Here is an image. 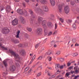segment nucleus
<instances>
[{
  "mask_svg": "<svg viewBox=\"0 0 79 79\" xmlns=\"http://www.w3.org/2000/svg\"><path fill=\"white\" fill-rule=\"evenodd\" d=\"M43 19L41 17H40L38 19V21L40 23H41V25L43 26H45L47 25L48 27H52V24L51 23L48 22H47L46 20H43L42 21Z\"/></svg>",
  "mask_w": 79,
  "mask_h": 79,
  "instance_id": "obj_1",
  "label": "nucleus"
},
{
  "mask_svg": "<svg viewBox=\"0 0 79 79\" xmlns=\"http://www.w3.org/2000/svg\"><path fill=\"white\" fill-rule=\"evenodd\" d=\"M10 53L12 55L14 56L15 59H17V60H17V61H19V60H20L21 59V58H19V57L17 54H16V53L15 52H13V51H11Z\"/></svg>",
  "mask_w": 79,
  "mask_h": 79,
  "instance_id": "obj_2",
  "label": "nucleus"
},
{
  "mask_svg": "<svg viewBox=\"0 0 79 79\" xmlns=\"http://www.w3.org/2000/svg\"><path fill=\"white\" fill-rule=\"evenodd\" d=\"M64 11L65 13L68 14L69 12V8L68 6H66L64 7Z\"/></svg>",
  "mask_w": 79,
  "mask_h": 79,
  "instance_id": "obj_3",
  "label": "nucleus"
},
{
  "mask_svg": "<svg viewBox=\"0 0 79 79\" xmlns=\"http://www.w3.org/2000/svg\"><path fill=\"white\" fill-rule=\"evenodd\" d=\"M18 19H15L12 22V24L13 26H16L18 24Z\"/></svg>",
  "mask_w": 79,
  "mask_h": 79,
  "instance_id": "obj_4",
  "label": "nucleus"
},
{
  "mask_svg": "<svg viewBox=\"0 0 79 79\" xmlns=\"http://www.w3.org/2000/svg\"><path fill=\"white\" fill-rule=\"evenodd\" d=\"M10 31L7 28H5L2 30V32L3 34H5L6 32H9Z\"/></svg>",
  "mask_w": 79,
  "mask_h": 79,
  "instance_id": "obj_5",
  "label": "nucleus"
},
{
  "mask_svg": "<svg viewBox=\"0 0 79 79\" xmlns=\"http://www.w3.org/2000/svg\"><path fill=\"white\" fill-rule=\"evenodd\" d=\"M17 12L19 14L21 15H24V13H23V10L19 9L17 10Z\"/></svg>",
  "mask_w": 79,
  "mask_h": 79,
  "instance_id": "obj_6",
  "label": "nucleus"
},
{
  "mask_svg": "<svg viewBox=\"0 0 79 79\" xmlns=\"http://www.w3.org/2000/svg\"><path fill=\"white\" fill-rule=\"evenodd\" d=\"M42 33V28H38L37 30V34H38L39 35H41Z\"/></svg>",
  "mask_w": 79,
  "mask_h": 79,
  "instance_id": "obj_7",
  "label": "nucleus"
},
{
  "mask_svg": "<svg viewBox=\"0 0 79 79\" xmlns=\"http://www.w3.org/2000/svg\"><path fill=\"white\" fill-rule=\"evenodd\" d=\"M15 66L14 65L11 66L9 68L10 70L11 71H15Z\"/></svg>",
  "mask_w": 79,
  "mask_h": 79,
  "instance_id": "obj_8",
  "label": "nucleus"
},
{
  "mask_svg": "<svg viewBox=\"0 0 79 79\" xmlns=\"http://www.w3.org/2000/svg\"><path fill=\"white\" fill-rule=\"evenodd\" d=\"M40 1L41 4H46L47 3V0H40Z\"/></svg>",
  "mask_w": 79,
  "mask_h": 79,
  "instance_id": "obj_9",
  "label": "nucleus"
},
{
  "mask_svg": "<svg viewBox=\"0 0 79 79\" xmlns=\"http://www.w3.org/2000/svg\"><path fill=\"white\" fill-rule=\"evenodd\" d=\"M50 2L52 6H55V0H50Z\"/></svg>",
  "mask_w": 79,
  "mask_h": 79,
  "instance_id": "obj_10",
  "label": "nucleus"
},
{
  "mask_svg": "<svg viewBox=\"0 0 79 79\" xmlns=\"http://www.w3.org/2000/svg\"><path fill=\"white\" fill-rule=\"evenodd\" d=\"M72 27L73 29H76V25L75 23H74L72 25Z\"/></svg>",
  "mask_w": 79,
  "mask_h": 79,
  "instance_id": "obj_11",
  "label": "nucleus"
},
{
  "mask_svg": "<svg viewBox=\"0 0 79 79\" xmlns=\"http://www.w3.org/2000/svg\"><path fill=\"white\" fill-rule=\"evenodd\" d=\"M44 11H48V7H47V6H44Z\"/></svg>",
  "mask_w": 79,
  "mask_h": 79,
  "instance_id": "obj_12",
  "label": "nucleus"
},
{
  "mask_svg": "<svg viewBox=\"0 0 79 79\" xmlns=\"http://www.w3.org/2000/svg\"><path fill=\"white\" fill-rule=\"evenodd\" d=\"M19 33H20V31H18L16 33L17 35H16V37L17 38H19Z\"/></svg>",
  "mask_w": 79,
  "mask_h": 79,
  "instance_id": "obj_13",
  "label": "nucleus"
},
{
  "mask_svg": "<svg viewBox=\"0 0 79 79\" xmlns=\"http://www.w3.org/2000/svg\"><path fill=\"white\" fill-rule=\"evenodd\" d=\"M55 69H57V68H60V64H56L55 65Z\"/></svg>",
  "mask_w": 79,
  "mask_h": 79,
  "instance_id": "obj_14",
  "label": "nucleus"
},
{
  "mask_svg": "<svg viewBox=\"0 0 79 79\" xmlns=\"http://www.w3.org/2000/svg\"><path fill=\"white\" fill-rule=\"evenodd\" d=\"M7 62V61L6 60H4L3 61V64H4V65L5 66V67H6V66H7V64L6 63Z\"/></svg>",
  "mask_w": 79,
  "mask_h": 79,
  "instance_id": "obj_15",
  "label": "nucleus"
},
{
  "mask_svg": "<svg viewBox=\"0 0 79 79\" xmlns=\"http://www.w3.org/2000/svg\"><path fill=\"white\" fill-rule=\"evenodd\" d=\"M21 21L22 23H25V22H26V21H25V20L24 19V18H23V17L21 18Z\"/></svg>",
  "mask_w": 79,
  "mask_h": 79,
  "instance_id": "obj_16",
  "label": "nucleus"
},
{
  "mask_svg": "<svg viewBox=\"0 0 79 79\" xmlns=\"http://www.w3.org/2000/svg\"><path fill=\"white\" fill-rule=\"evenodd\" d=\"M2 44H1L0 43V47H1V48H3V49H4V50H7V48H4V47H2Z\"/></svg>",
  "mask_w": 79,
  "mask_h": 79,
  "instance_id": "obj_17",
  "label": "nucleus"
},
{
  "mask_svg": "<svg viewBox=\"0 0 79 79\" xmlns=\"http://www.w3.org/2000/svg\"><path fill=\"white\" fill-rule=\"evenodd\" d=\"M78 54L77 53H74L73 54V56H77Z\"/></svg>",
  "mask_w": 79,
  "mask_h": 79,
  "instance_id": "obj_18",
  "label": "nucleus"
},
{
  "mask_svg": "<svg viewBox=\"0 0 79 79\" xmlns=\"http://www.w3.org/2000/svg\"><path fill=\"white\" fill-rule=\"evenodd\" d=\"M59 9L60 11H61V10H62V6H59Z\"/></svg>",
  "mask_w": 79,
  "mask_h": 79,
  "instance_id": "obj_19",
  "label": "nucleus"
},
{
  "mask_svg": "<svg viewBox=\"0 0 79 79\" xmlns=\"http://www.w3.org/2000/svg\"><path fill=\"white\" fill-rule=\"evenodd\" d=\"M48 59L49 60V61H51L52 59V58L51 56H49L48 57Z\"/></svg>",
  "mask_w": 79,
  "mask_h": 79,
  "instance_id": "obj_20",
  "label": "nucleus"
},
{
  "mask_svg": "<svg viewBox=\"0 0 79 79\" xmlns=\"http://www.w3.org/2000/svg\"><path fill=\"white\" fill-rule=\"evenodd\" d=\"M20 53H22L23 54H24L25 52V51L24 50L22 49L20 51Z\"/></svg>",
  "mask_w": 79,
  "mask_h": 79,
  "instance_id": "obj_21",
  "label": "nucleus"
},
{
  "mask_svg": "<svg viewBox=\"0 0 79 79\" xmlns=\"http://www.w3.org/2000/svg\"><path fill=\"white\" fill-rule=\"evenodd\" d=\"M59 60L60 61L63 62V61H64V58H60L59 59Z\"/></svg>",
  "mask_w": 79,
  "mask_h": 79,
  "instance_id": "obj_22",
  "label": "nucleus"
},
{
  "mask_svg": "<svg viewBox=\"0 0 79 79\" xmlns=\"http://www.w3.org/2000/svg\"><path fill=\"white\" fill-rule=\"evenodd\" d=\"M61 23H63L64 22V19H62L61 18H60L59 19Z\"/></svg>",
  "mask_w": 79,
  "mask_h": 79,
  "instance_id": "obj_23",
  "label": "nucleus"
},
{
  "mask_svg": "<svg viewBox=\"0 0 79 79\" xmlns=\"http://www.w3.org/2000/svg\"><path fill=\"white\" fill-rule=\"evenodd\" d=\"M67 23H68V24H69V23H72V20H68L67 21Z\"/></svg>",
  "mask_w": 79,
  "mask_h": 79,
  "instance_id": "obj_24",
  "label": "nucleus"
},
{
  "mask_svg": "<svg viewBox=\"0 0 79 79\" xmlns=\"http://www.w3.org/2000/svg\"><path fill=\"white\" fill-rule=\"evenodd\" d=\"M70 74V73L69 72L67 73H66L65 76H66V77H68V76H69Z\"/></svg>",
  "mask_w": 79,
  "mask_h": 79,
  "instance_id": "obj_25",
  "label": "nucleus"
},
{
  "mask_svg": "<svg viewBox=\"0 0 79 79\" xmlns=\"http://www.w3.org/2000/svg\"><path fill=\"white\" fill-rule=\"evenodd\" d=\"M9 8H10V6H8L6 8V11L7 12H8V10H9Z\"/></svg>",
  "mask_w": 79,
  "mask_h": 79,
  "instance_id": "obj_26",
  "label": "nucleus"
},
{
  "mask_svg": "<svg viewBox=\"0 0 79 79\" xmlns=\"http://www.w3.org/2000/svg\"><path fill=\"white\" fill-rule=\"evenodd\" d=\"M56 55H60V51H58L56 53Z\"/></svg>",
  "mask_w": 79,
  "mask_h": 79,
  "instance_id": "obj_27",
  "label": "nucleus"
},
{
  "mask_svg": "<svg viewBox=\"0 0 79 79\" xmlns=\"http://www.w3.org/2000/svg\"><path fill=\"white\" fill-rule=\"evenodd\" d=\"M29 69V68L28 67H26L25 69V71H27Z\"/></svg>",
  "mask_w": 79,
  "mask_h": 79,
  "instance_id": "obj_28",
  "label": "nucleus"
},
{
  "mask_svg": "<svg viewBox=\"0 0 79 79\" xmlns=\"http://www.w3.org/2000/svg\"><path fill=\"white\" fill-rule=\"evenodd\" d=\"M27 30L29 32H31V31H32V29L30 28H27Z\"/></svg>",
  "mask_w": 79,
  "mask_h": 79,
  "instance_id": "obj_29",
  "label": "nucleus"
},
{
  "mask_svg": "<svg viewBox=\"0 0 79 79\" xmlns=\"http://www.w3.org/2000/svg\"><path fill=\"white\" fill-rule=\"evenodd\" d=\"M71 63L68 62V63L67 64V66H68V67L69 66H70V65H71Z\"/></svg>",
  "mask_w": 79,
  "mask_h": 79,
  "instance_id": "obj_30",
  "label": "nucleus"
},
{
  "mask_svg": "<svg viewBox=\"0 0 79 79\" xmlns=\"http://www.w3.org/2000/svg\"><path fill=\"white\" fill-rule=\"evenodd\" d=\"M51 44L52 45H53L54 44H55V41H52L51 42Z\"/></svg>",
  "mask_w": 79,
  "mask_h": 79,
  "instance_id": "obj_31",
  "label": "nucleus"
},
{
  "mask_svg": "<svg viewBox=\"0 0 79 79\" xmlns=\"http://www.w3.org/2000/svg\"><path fill=\"white\" fill-rule=\"evenodd\" d=\"M76 40L75 39H73V40H72V42H73V43H75V42H76Z\"/></svg>",
  "mask_w": 79,
  "mask_h": 79,
  "instance_id": "obj_32",
  "label": "nucleus"
},
{
  "mask_svg": "<svg viewBox=\"0 0 79 79\" xmlns=\"http://www.w3.org/2000/svg\"><path fill=\"white\" fill-rule=\"evenodd\" d=\"M16 66L17 67H20V65H19V63H17L16 64Z\"/></svg>",
  "mask_w": 79,
  "mask_h": 79,
  "instance_id": "obj_33",
  "label": "nucleus"
},
{
  "mask_svg": "<svg viewBox=\"0 0 79 79\" xmlns=\"http://www.w3.org/2000/svg\"><path fill=\"white\" fill-rule=\"evenodd\" d=\"M29 13H30L31 15H32L33 12L32 10H30L29 11Z\"/></svg>",
  "mask_w": 79,
  "mask_h": 79,
  "instance_id": "obj_34",
  "label": "nucleus"
},
{
  "mask_svg": "<svg viewBox=\"0 0 79 79\" xmlns=\"http://www.w3.org/2000/svg\"><path fill=\"white\" fill-rule=\"evenodd\" d=\"M39 44H37L35 46V48H37L38 47H39Z\"/></svg>",
  "mask_w": 79,
  "mask_h": 79,
  "instance_id": "obj_35",
  "label": "nucleus"
},
{
  "mask_svg": "<svg viewBox=\"0 0 79 79\" xmlns=\"http://www.w3.org/2000/svg\"><path fill=\"white\" fill-rule=\"evenodd\" d=\"M57 25L56 23L55 24V29H57Z\"/></svg>",
  "mask_w": 79,
  "mask_h": 79,
  "instance_id": "obj_36",
  "label": "nucleus"
},
{
  "mask_svg": "<svg viewBox=\"0 0 79 79\" xmlns=\"http://www.w3.org/2000/svg\"><path fill=\"white\" fill-rule=\"evenodd\" d=\"M52 34V32H50L48 34V35H51Z\"/></svg>",
  "mask_w": 79,
  "mask_h": 79,
  "instance_id": "obj_37",
  "label": "nucleus"
},
{
  "mask_svg": "<svg viewBox=\"0 0 79 79\" xmlns=\"http://www.w3.org/2000/svg\"><path fill=\"white\" fill-rule=\"evenodd\" d=\"M38 59H39L40 60H41L42 59V57L40 56L38 58Z\"/></svg>",
  "mask_w": 79,
  "mask_h": 79,
  "instance_id": "obj_38",
  "label": "nucleus"
},
{
  "mask_svg": "<svg viewBox=\"0 0 79 79\" xmlns=\"http://www.w3.org/2000/svg\"><path fill=\"white\" fill-rule=\"evenodd\" d=\"M35 55L33 56L32 60H34V59H35Z\"/></svg>",
  "mask_w": 79,
  "mask_h": 79,
  "instance_id": "obj_39",
  "label": "nucleus"
},
{
  "mask_svg": "<svg viewBox=\"0 0 79 79\" xmlns=\"http://www.w3.org/2000/svg\"><path fill=\"white\" fill-rule=\"evenodd\" d=\"M74 71L75 73H78V72H79V71L77 70H76L75 71Z\"/></svg>",
  "mask_w": 79,
  "mask_h": 79,
  "instance_id": "obj_40",
  "label": "nucleus"
},
{
  "mask_svg": "<svg viewBox=\"0 0 79 79\" xmlns=\"http://www.w3.org/2000/svg\"><path fill=\"white\" fill-rule=\"evenodd\" d=\"M71 73H72V74H73V73H76L75 72V71H71Z\"/></svg>",
  "mask_w": 79,
  "mask_h": 79,
  "instance_id": "obj_41",
  "label": "nucleus"
},
{
  "mask_svg": "<svg viewBox=\"0 0 79 79\" xmlns=\"http://www.w3.org/2000/svg\"><path fill=\"white\" fill-rule=\"evenodd\" d=\"M78 77H79V75H77V76H75V78H76V79Z\"/></svg>",
  "mask_w": 79,
  "mask_h": 79,
  "instance_id": "obj_42",
  "label": "nucleus"
},
{
  "mask_svg": "<svg viewBox=\"0 0 79 79\" xmlns=\"http://www.w3.org/2000/svg\"><path fill=\"white\" fill-rule=\"evenodd\" d=\"M63 67H64V66L63 65H62L60 66V69H63Z\"/></svg>",
  "mask_w": 79,
  "mask_h": 79,
  "instance_id": "obj_43",
  "label": "nucleus"
},
{
  "mask_svg": "<svg viewBox=\"0 0 79 79\" xmlns=\"http://www.w3.org/2000/svg\"><path fill=\"white\" fill-rule=\"evenodd\" d=\"M41 75V73H38V74H37V76H40Z\"/></svg>",
  "mask_w": 79,
  "mask_h": 79,
  "instance_id": "obj_44",
  "label": "nucleus"
},
{
  "mask_svg": "<svg viewBox=\"0 0 79 79\" xmlns=\"http://www.w3.org/2000/svg\"><path fill=\"white\" fill-rule=\"evenodd\" d=\"M33 61H34V60L31 59V61L30 62V64H32V63L33 62Z\"/></svg>",
  "mask_w": 79,
  "mask_h": 79,
  "instance_id": "obj_45",
  "label": "nucleus"
},
{
  "mask_svg": "<svg viewBox=\"0 0 79 79\" xmlns=\"http://www.w3.org/2000/svg\"><path fill=\"white\" fill-rule=\"evenodd\" d=\"M71 69H72V66L70 67L68 69H69V70H71Z\"/></svg>",
  "mask_w": 79,
  "mask_h": 79,
  "instance_id": "obj_46",
  "label": "nucleus"
},
{
  "mask_svg": "<svg viewBox=\"0 0 79 79\" xmlns=\"http://www.w3.org/2000/svg\"><path fill=\"white\" fill-rule=\"evenodd\" d=\"M2 74H3V77H5V76L6 75V73H4Z\"/></svg>",
  "mask_w": 79,
  "mask_h": 79,
  "instance_id": "obj_47",
  "label": "nucleus"
},
{
  "mask_svg": "<svg viewBox=\"0 0 79 79\" xmlns=\"http://www.w3.org/2000/svg\"><path fill=\"white\" fill-rule=\"evenodd\" d=\"M71 4L72 5H74V2H71Z\"/></svg>",
  "mask_w": 79,
  "mask_h": 79,
  "instance_id": "obj_48",
  "label": "nucleus"
},
{
  "mask_svg": "<svg viewBox=\"0 0 79 79\" xmlns=\"http://www.w3.org/2000/svg\"><path fill=\"white\" fill-rule=\"evenodd\" d=\"M75 46H79V44H77V43H76V44H75Z\"/></svg>",
  "mask_w": 79,
  "mask_h": 79,
  "instance_id": "obj_49",
  "label": "nucleus"
},
{
  "mask_svg": "<svg viewBox=\"0 0 79 79\" xmlns=\"http://www.w3.org/2000/svg\"><path fill=\"white\" fill-rule=\"evenodd\" d=\"M54 47H57V45H56V44H54Z\"/></svg>",
  "mask_w": 79,
  "mask_h": 79,
  "instance_id": "obj_50",
  "label": "nucleus"
},
{
  "mask_svg": "<svg viewBox=\"0 0 79 79\" xmlns=\"http://www.w3.org/2000/svg\"><path fill=\"white\" fill-rule=\"evenodd\" d=\"M48 55H50V54H51V52H48Z\"/></svg>",
  "mask_w": 79,
  "mask_h": 79,
  "instance_id": "obj_51",
  "label": "nucleus"
},
{
  "mask_svg": "<svg viewBox=\"0 0 79 79\" xmlns=\"http://www.w3.org/2000/svg\"><path fill=\"white\" fill-rule=\"evenodd\" d=\"M79 0H77V1H76V3H78V2H79Z\"/></svg>",
  "mask_w": 79,
  "mask_h": 79,
  "instance_id": "obj_52",
  "label": "nucleus"
},
{
  "mask_svg": "<svg viewBox=\"0 0 79 79\" xmlns=\"http://www.w3.org/2000/svg\"><path fill=\"white\" fill-rule=\"evenodd\" d=\"M47 38H46V39L44 40V42H46V40H47Z\"/></svg>",
  "mask_w": 79,
  "mask_h": 79,
  "instance_id": "obj_53",
  "label": "nucleus"
},
{
  "mask_svg": "<svg viewBox=\"0 0 79 79\" xmlns=\"http://www.w3.org/2000/svg\"><path fill=\"white\" fill-rule=\"evenodd\" d=\"M25 1L26 2H29V0H25Z\"/></svg>",
  "mask_w": 79,
  "mask_h": 79,
  "instance_id": "obj_54",
  "label": "nucleus"
},
{
  "mask_svg": "<svg viewBox=\"0 0 79 79\" xmlns=\"http://www.w3.org/2000/svg\"><path fill=\"white\" fill-rule=\"evenodd\" d=\"M69 54H68V55H67L65 56L66 57H67V56H69Z\"/></svg>",
  "mask_w": 79,
  "mask_h": 79,
  "instance_id": "obj_55",
  "label": "nucleus"
},
{
  "mask_svg": "<svg viewBox=\"0 0 79 79\" xmlns=\"http://www.w3.org/2000/svg\"><path fill=\"white\" fill-rule=\"evenodd\" d=\"M19 46L20 47H21L22 46V44H19Z\"/></svg>",
  "mask_w": 79,
  "mask_h": 79,
  "instance_id": "obj_56",
  "label": "nucleus"
},
{
  "mask_svg": "<svg viewBox=\"0 0 79 79\" xmlns=\"http://www.w3.org/2000/svg\"><path fill=\"white\" fill-rule=\"evenodd\" d=\"M31 70H30V71L28 72V73H31Z\"/></svg>",
  "mask_w": 79,
  "mask_h": 79,
  "instance_id": "obj_57",
  "label": "nucleus"
},
{
  "mask_svg": "<svg viewBox=\"0 0 79 79\" xmlns=\"http://www.w3.org/2000/svg\"><path fill=\"white\" fill-rule=\"evenodd\" d=\"M56 32H57V31H55L54 33V34H56Z\"/></svg>",
  "mask_w": 79,
  "mask_h": 79,
  "instance_id": "obj_58",
  "label": "nucleus"
},
{
  "mask_svg": "<svg viewBox=\"0 0 79 79\" xmlns=\"http://www.w3.org/2000/svg\"><path fill=\"white\" fill-rule=\"evenodd\" d=\"M47 34V33H46L44 35H46Z\"/></svg>",
  "mask_w": 79,
  "mask_h": 79,
  "instance_id": "obj_59",
  "label": "nucleus"
},
{
  "mask_svg": "<svg viewBox=\"0 0 79 79\" xmlns=\"http://www.w3.org/2000/svg\"><path fill=\"white\" fill-rule=\"evenodd\" d=\"M59 25H60V26H61V23H59Z\"/></svg>",
  "mask_w": 79,
  "mask_h": 79,
  "instance_id": "obj_60",
  "label": "nucleus"
},
{
  "mask_svg": "<svg viewBox=\"0 0 79 79\" xmlns=\"http://www.w3.org/2000/svg\"><path fill=\"white\" fill-rule=\"evenodd\" d=\"M52 76H53V77H55V75H54Z\"/></svg>",
  "mask_w": 79,
  "mask_h": 79,
  "instance_id": "obj_61",
  "label": "nucleus"
},
{
  "mask_svg": "<svg viewBox=\"0 0 79 79\" xmlns=\"http://www.w3.org/2000/svg\"><path fill=\"white\" fill-rule=\"evenodd\" d=\"M31 1H32V2H34V0H31Z\"/></svg>",
  "mask_w": 79,
  "mask_h": 79,
  "instance_id": "obj_62",
  "label": "nucleus"
},
{
  "mask_svg": "<svg viewBox=\"0 0 79 79\" xmlns=\"http://www.w3.org/2000/svg\"><path fill=\"white\" fill-rule=\"evenodd\" d=\"M38 5V4H36V6H37Z\"/></svg>",
  "mask_w": 79,
  "mask_h": 79,
  "instance_id": "obj_63",
  "label": "nucleus"
},
{
  "mask_svg": "<svg viewBox=\"0 0 79 79\" xmlns=\"http://www.w3.org/2000/svg\"><path fill=\"white\" fill-rule=\"evenodd\" d=\"M73 46V44H72L71 46L72 47Z\"/></svg>",
  "mask_w": 79,
  "mask_h": 79,
  "instance_id": "obj_64",
  "label": "nucleus"
}]
</instances>
